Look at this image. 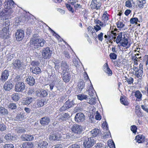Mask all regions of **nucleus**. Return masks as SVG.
<instances>
[{"mask_svg": "<svg viewBox=\"0 0 148 148\" xmlns=\"http://www.w3.org/2000/svg\"><path fill=\"white\" fill-rule=\"evenodd\" d=\"M46 41L43 39L34 37L31 38L29 42L31 47L35 49H38L40 47H43Z\"/></svg>", "mask_w": 148, "mask_h": 148, "instance_id": "1", "label": "nucleus"}, {"mask_svg": "<svg viewBox=\"0 0 148 148\" xmlns=\"http://www.w3.org/2000/svg\"><path fill=\"white\" fill-rule=\"evenodd\" d=\"M61 64V67L62 70H63V73L69 72L71 71V69L69 65L67 62L65 61H62L61 63H60V61L59 60H57L55 63V68L56 70L59 69L60 66H59Z\"/></svg>", "mask_w": 148, "mask_h": 148, "instance_id": "2", "label": "nucleus"}, {"mask_svg": "<svg viewBox=\"0 0 148 148\" xmlns=\"http://www.w3.org/2000/svg\"><path fill=\"white\" fill-rule=\"evenodd\" d=\"M95 142L93 137H85L83 143L84 146L85 148H89L94 144Z\"/></svg>", "mask_w": 148, "mask_h": 148, "instance_id": "3", "label": "nucleus"}, {"mask_svg": "<svg viewBox=\"0 0 148 148\" xmlns=\"http://www.w3.org/2000/svg\"><path fill=\"white\" fill-rule=\"evenodd\" d=\"M52 51L50 50L49 48L47 47L43 49L42 54V58L45 59H49L51 57Z\"/></svg>", "mask_w": 148, "mask_h": 148, "instance_id": "4", "label": "nucleus"}, {"mask_svg": "<svg viewBox=\"0 0 148 148\" xmlns=\"http://www.w3.org/2000/svg\"><path fill=\"white\" fill-rule=\"evenodd\" d=\"M12 64L13 68L16 69H21L26 66V64L23 62H21L18 60H16L14 61Z\"/></svg>", "mask_w": 148, "mask_h": 148, "instance_id": "5", "label": "nucleus"}, {"mask_svg": "<svg viewBox=\"0 0 148 148\" xmlns=\"http://www.w3.org/2000/svg\"><path fill=\"white\" fill-rule=\"evenodd\" d=\"M25 85L22 82H17L15 85V91L18 92H22L25 89Z\"/></svg>", "mask_w": 148, "mask_h": 148, "instance_id": "6", "label": "nucleus"}, {"mask_svg": "<svg viewBox=\"0 0 148 148\" xmlns=\"http://www.w3.org/2000/svg\"><path fill=\"white\" fill-rule=\"evenodd\" d=\"M16 4H14V2L12 0H7L3 4V5L5 9L10 10L14 7Z\"/></svg>", "mask_w": 148, "mask_h": 148, "instance_id": "7", "label": "nucleus"}, {"mask_svg": "<svg viewBox=\"0 0 148 148\" xmlns=\"http://www.w3.org/2000/svg\"><path fill=\"white\" fill-rule=\"evenodd\" d=\"M24 32L21 29L17 30L15 33V37L17 40L18 41L22 40L24 38Z\"/></svg>", "mask_w": 148, "mask_h": 148, "instance_id": "8", "label": "nucleus"}, {"mask_svg": "<svg viewBox=\"0 0 148 148\" xmlns=\"http://www.w3.org/2000/svg\"><path fill=\"white\" fill-rule=\"evenodd\" d=\"M71 130L75 134H79L82 131L83 128L81 126L75 124L72 126Z\"/></svg>", "mask_w": 148, "mask_h": 148, "instance_id": "9", "label": "nucleus"}, {"mask_svg": "<svg viewBox=\"0 0 148 148\" xmlns=\"http://www.w3.org/2000/svg\"><path fill=\"white\" fill-rule=\"evenodd\" d=\"M10 33L9 29L3 28L0 32V36L3 38L6 39L9 37Z\"/></svg>", "mask_w": 148, "mask_h": 148, "instance_id": "10", "label": "nucleus"}, {"mask_svg": "<svg viewBox=\"0 0 148 148\" xmlns=\"http://www.w3.org/2000/svg\"><path fill=\"white\" fill-rule=\"evenodd\" d=\"M85 116L84 114L82 113H77L75 117V120L77 122H82L85 119Z\"/></svg>", "mask_w": 148, "mask_h": 148, "instance_id": "11", "label": "nucleus"}, {"mask_svg": "<svg viewBox=\"0 0 148 148\" xmlns=\"http://www.w3.org/2000/svg\"><path fill=\"white\" fill-rule=\"evenodd\" d=\"M112 33L113 34L114 36L113 39H115L116 43L117 44H119V42H121L120 38H122V36L123 35V33L121 32L119 33H117V34L114 32L113 31L112 32Z\"/></svg>", "mask_w": 148, "mask_h": 148, "instance_id": "12", "label": "nucleus"}, {"mask_svg": "<svg viewBox=\"0 0 148 148\" xmlns=\"http://www.w3.org/2000/svg\"><path fill=\"white\" fill-rule=\"evenodd\" d=\"M36 96L40 97H45L48 95V92L47 90L44 89L39 90L36 92Z\"/></svg>", "mask_w": 148, "mask_h": 148, "instance_id": "13", "label": "nucleus"}, {"mask_svg": "<svg viewBox=\"0 0 148 148\" xmlns=\"http://www.w3.org/2000/svg\"><path fill=\"white\" fill-rule=\"evenodd\" d=\"M101 5V3L98 2L97 0H93L90 5V7L92 9L98 10L99 9Z\"/></svg>", "mask_w": 148, "mask_h": 148, "instance_id": "14", "label": "nucleus"}, {"mask_svg": "<svg viewBox=\"0 0 148 148\" xmlns=\"http://www.w3.org/2000/svg\"><path fill=\"white\" fill-rule=\"evenodd\" d=\"M85 86V83L83 81L79 82L77 85V87L75 89V92L76 94H78L80 93L82 89L84 88Z\"/></svg>", "mask_w": 148, "mask_h": 148, "instance_id": "15", "label": "nucleus"}, {"mask_svg": "<svg viewBox=\"0 0 148 148\" xmlns=\"http://www.w3.org/2000/svg\"><path fill=\"white\" fill-rule=\"evenodd\" d=\"M9 75V71L7 70L3 71L1 74L0 80L1 82H4L7 80Z\"/></svg>", "mask_w": 148, "mask_h": 148, "instance_id": "16", "label": "nucleus"}, {"mask_svg": "<svg viewBox=\"0 0 148 148\" xmlns=\"http://www.w3.org/2000/svg\"><path fill=\"white\" fill-rule=\"evenodd\" d=\"M69 72H64L62 76L63 81L65 82H68L71 78V75Z\"/></svg>", "mask_w": 148, "mask_h": 148, "instance_id": "17", "label": "nucleus"}, {"mask_svg": "<svg viewBox=\"0 0 148 148\" xmlns=\"http://www.w3.org/2000/svg\"><path fill=\"white\" fill-rule=\"evenodd\" d=\"M134 71L135 72V75L138 78L141 77L143 75V71L142 69H138V68L134 66Z\"/></svg>", "mask_w": 148, "mask_h": 148, "instance_id": "18", "label": "nucleus"}, {"mask_svg": "<svg viewBox=\"0 0 148 148\" xmlns=\"http://www.w3.org/2000/svg\"><path fill=\"white\" fill-rule=\"evenodd\" d=\"M50 119L48 116H45L41 119L40 123L41 125L44 126L48 125L50 122Z\"/></svg>", "mask_w": 148, "mask_h": 148, "instance_id": "19", "label": "nucleus"}, {"mask_svg": "<svg viewBox=\"0 0 148 148\" xmlns=\"http://www.w3.org/2000/svg\"><path fill=\"white\" fill-rule=\"evenodd\" d=\"M124 37V39L122 40V42L121 43V46L128 48L130 46L128 43V37L127 36H125Z\"/></svg>", "mask_w": 148, "mask_h": 148, "instance_id": "20", "label": "nucleus"}, {"mask_svg": "<svg viewBox=\"0 0 148 148\" xmlns=\"http://www.w3.org/2000/svg\"><path fill=\"white\" fill-rule=\"evenodd\" d=\"M21 138L23 141H31L34 139V135L23 134L21 136Z\"/></svg>", "mask_w": 148, "mask_h": 148, "instance_id": "21", "label": "nucleus"}, {"mask_svg": "<svg viewBox=\"0 0 148 148\" xmlns=\"http://www.w3.org/2000/svg\"><path fill=\"white\" fill-rule=\"evenodd\" d=\"M102 126L103 127L104 130H105V131H107L106 132L105 134V136L106 138H108L109 136H111V134L109 130L108 127L106 122L102 124Z\"/></svg>", "mask_w": 148, "mask_h": 148, "instance_id": "22", "label": "nucleus"}, {"mask_svg": "<svg viewBox=\"0 0 148 148\" xmlns=\"http://www.w3.org/2000/svg\"><path fill=\"white\" fill-rule=\"evenodd\" d=\"M12 87V85L10 81L6 82L4 84L3 88L6 91H9Z\"/></svg>", "mask_w": 148, "mask_h": 148, "instance_id": "23", "label": "nucleus"}, {"mask_svg": "<svg viewBox=\"0 0 148 148\" xmlns=\"http://www.w3.org/2000/svg\"><path fill=\"white\" fill-rule=\"evenodd\" d=\"M30 71H32L33 73L36 75L39 74L42 72L41 69L39 67L35 66L31 68Z\"/></svg>", "mask_w": 148, "mask_h": 148, "instance_id": "24", "label": "nucleus"}, {"mask_svg": "<svg viewBox=\"0 0 148 148\" xmlns=\"http://www.w3.org/2000/svg\"><path fill=\"white\" fill-rule=\"evenodd\" d=\"M101 131L97 129H95L90 132V134L93 137L99 136L101 134Z\"/></svg>", "mask_w": 148, "mask_h": 148, "instance_id": "25", "label": "nucleus"}, {"mask_svg": "<svg viewBox=\"0 0 148 148\" xmlns=\"http://www.w3.org/2000/svg\"><path fill=\"white\" fill-rule=\"evenodd\" d=\"M34 98L31 97H27L24 99L23 103L25 105H29L31 103L33 100Z\"/></svg>", "mask_w": 148, "mask_h": 148, "instance_id": "26", "label": "nucleus"}, {"mask_svg": "<svg viewBox=\"0 0 148 148\" xmlns=\"http://www.w3.org/2000/svg\"><path fill=\"white\" fill-rule=\"evenodd\" d=\"M104 71L107 73L108 76H111L112 75V72L111 70L109 68L108 64L106 63L104 65Z\"/></svg>", "mask_w": 148, "mask_h": 148, "instance_id": "27", "label": "nucleus"}, {"mask_svg": "<svg viewBox=\"0 0 148 148\" xmlns=\"http://www.w3.org/2000/svg\"><path fill=\"white\" fill-rule=\"evenodd\" d=\"M135 139L138 143H141L144 142L145 137L142 135H138L136 136Z\"/></svg>", "mask_w": 148, "mask_h": 148, "instance_id": "28", "label": "nucleus"}, {"mask_svg": "<svg viewBox=\"0 0 148 148\" xmlns=\"http://www.w3.org/2000/svg\"><path fill=\"white\" fill-rule=\"evenodd\" d=\"M70 117L69 115L67 113H65L63 114L59 119V121L60 122L66 121Z\"/></svg>", "mask_w": 148, "mask_h": 148, "instance_id": "29", "label": "nucleus"}, {"mask_svg": "<svg viewBox=\"0 0 148 148\" xmlns=\"http://www.w3.org/2000/svg\"><path fill=\"white\" fill-rule=\"evenodd\" d=\"M27 83L30 86H33L35 83V79L32 77L29 76L26 79Z\"/></svg>", "mask_w": 148, "mask_h": 148, "instance_id": "30", "label": "nucleus"}, {"mask_svg": "<svg viewBox=\"0 0 148 148\" xmlns=\"http://www.w3.org/2000/svg\"><path fill=\"white\" fill-rule=\"evenodd\" d=\"M38 148H46L48 145V143L45 141H39L38 143Z\"/></svg>", "mask_w": 148, "mask_h": 148, "instance_id": "31", "label": "nucleus"}, {"mask_svg": "<svg viewBox=\"0 0 148 148\" xmlns=\"http://www.w3.org/2000/svg\"><path fill=\"white\" fill-rule=\"evenodd\" d=\"M134 95L136 98V100L138 101L142 100V95L141 92L139 90H137L135 92Z\"/></svg>", "mask_w": 148, "mask_h": 148, "instance_id": "32", "label": "nucleus"}, {"mask_svg": "<svg viewBox=\"0 0 148 148\" xmlns=\"http://www.w3.org/2000/svg\"><path fill=\"white\" fill-rule=\"evenodd\" d=\"M64 104L65 105V106L68 109L72 107L74 105V103L73 101H70L68 100L65 102Z\"/></svg>", "mask_w": 148, "mask_h": 148, "instance_id": "33", "label": "nucleus"}, {"mask_svg": "<svg viewBox=\"0 0 148 148\" xmlns=\"http://www.w3.org/2000/svg\"><path fill=\"white\" fill-rule=\"evenodd\" d=\"M125 5L129 8H131L132 6H134L135 5V3L133 0L127 1L125 2Z\"/></svg>", "mask_w": 148, "mask_h": 148, "instance_id": "34", "label": "nucleus"}, {"mask_svg": "<svg viewBox=\"0 0 148 148\" xmlns=\"http://www.w3.org/2000/svg\"><path fill=\"white\" fill-rule=\"evenodd\" d=\"M45 102L43 100H38L36 103V106L35 107L38 108L41 106H43L44 105Z\"/></svg>", "mask_w": 148, "mask_h": 148, "instance_id": "35", "label": "nucleus"}, {"mask_svg": "<svg viewBox=\"0 0 148 148\" xmlns=\"http://www.w3.org/2000/svg\"><path fill=\"white\" fill-rule=\"evenodd\" d=\"M4 23L3 25V28L9 29L10 23L8 19H5L4 20Z\"/></svg>", "mask_w": 148, "mask_h": 148, "instance_id": "36", "label": "nucleus"}, {"mask_svg": "<svg viewBox=\"0 0 148 148\" xmlns=\"http://www.w3.org/2000/svg\"><path fill=\"white\" fill-rule=\"evenodd\" d=\"M4 138L7 141H11L13 140L14 136L12 134L9 133L5 135Z\"/></svg>", "mask_w": 148, "mask_h": 148, "instance_id": "37", "label": "nucleus"}, {"mask_svg": "<svg viewBox=\"0 0 148 148\" xmlns=\"http://www.w3.org/2000/svg\"><path fill=\"white\" fill-rule=\"evenodd\" d=\"M8 110L0 106V114L2 115H4L8 114Z\"/></svg>", "mask_w": 148, "mask_h": 148, "instance_id": "38", "label": "nucleus"}, {"mask_svg": "<svg viewBox=\"0 0 148 148\" xmlns=\"http://www.w3.org/2000/svg\"><path fill=\"white\" fill-rule=\"evenodd\" d=\"M145 0H138L137 2V4L138 7L140 8H143L144 5L146 3Z\"/></svg>", "mask_w": 148, "mask_h": 148, "instance_id": "39", "label": "nucleus"}, {"mask_svg": "<svg viewBox=\"0 0 148 148\" xmlns=\"http://www.w3.org/2000/svg\"><path fill=\"white\" fill-rule=\"evenodd\" d=\"M49 139L51 140H59L60 137L58 136V135L56 134H52L49 137Z\"/></svg>", "mask_w": 148, "mask_h": 148, "instance_id": "40", "label": "nucleus"}, {"mask_svg": "<svg viewBox=\"0 0 148 148\" xmlns=\"http://www.w3.org/2000/svg\"><path fill=\"white\" fill-rule=\"evenodd\" d=\"M33 144L31 142H25L23 144V147L24 148H32Z\"/></svg>", "mask_w": 148, "mask_h": 148, "instance_id": "41", "label": "nucleus"}, {"mask_svg": "<svg viewBox=\"0 0 148 148\" xmlns=\"http://www.w3.org/2000/svg\"><path fill=\"white\" fill-rule=\"evenodd\" d=\"M12 99L15 101H18L20 98L18 96V94L17 93H15L13 94L11 96Z\"/></svg>", "mask_w": 148, "mask_h": 148, "instance_id": "42", "label": "nucleus"}, {"mask_svg": "<svg viewBox=\"0 0 148 148\" xmlns=\"http://www.w3.org/2000/svg\"><path fill=\"white\" fill-rule=\"evenodd\" d=\"M120 101L121 103L125 106H127L129 104V103L126 98L125 99L122 97H121Z\"/></svg>", "mask_w": 148, "mask_h": 148, "instance_id": "43", "label": "nucleus"}, {"mask_svg": "<svg viewBox=\"0 0 148 148\" xmlns=\"http://www.w3.org/2000/svg\"><path fill=\"white\" fill-rule=\"evenodd\" d=\"M96 100L95 97H92L88 101V102L90 105H94L96 104Z\"/></svg>", "mask_w": 148, "mask_h": 148, "instance_id": "44", "label": "nucleus"}, {"mask_svg": "<svg viewBox=\"0 0 148 148\" xmlns=\"http://www.w3.org/2000/svg\"><path fill=\"white\" fill-rule=\"evenodd\" d=\"M109 15L106 12H105L103 14L102 17V20L103 21L104 23L106 22L108 20Z\"/></svg>", "mask_w": 148, "mask_h": 148, "instance_id": "45", "label": "nucleus"}, {"mask_svg": "<svg viewBox=\"0 0 148 148\" xmlns=\"http://www.w3.org/2000/svg\"><path fill=\"white\" fill-rule=\"evenodd\" d=\"M77 98L80 100H82L84 99H86L87 98V96L86 95L80 94L77 95Z\"/></svg>", "mask_w": 148, "mask_h": 148, "instance_id": "46", "label": "nucleus"}, {"mask_svg": "<svg viewBox=\"0 0 148 148\" xmlns=\"http://www.w3.org/2000/svg\"><path fill=\"white\" fill-rule=\"evenodd\" d=\"M8 108L11 110H15L17 106L16 104L14 103L9 104L8 106Z\"/></svg>", "mask_w": 148, "mask_h": 148, "instance_id": "47", "label": "nucleus"}, {"mask_svg": "<svg viewBox=\"0 0 148 148\" xmlns=\"http://www.w3.org/2000/svg\"><path fill=\"white\" fill-rule=\"evenodd\" d=\"M108 145L110 148H115V144L113 141H108Z\"/></svg>", "mask_w": 148, "mask_h": 148, "instance_id": "48", "label": "nucleus"}, {"mask_svg": "<svg viewBox=\"0 0 148 148\" xmlns=\"http://www.w3.org/2000/svg\"><path fill=\"white\" fill-rule=\"evenodd\" d=\"M24 116L21 114H19L17 115L16 117V120L18 121H21L23 119Z\"/></svg>", "mask_w": 148, "mask_h": 148, "instance_id": "49", "label": "nucleus"}, {"mask_svg": "<svg viewBox=\"0 0 148 148\" xmlns=\"http://www.w3.org/2000/svg\"><path fill=\"white\" fill-rule=\"evenodd\" d=\"M116 24L118 28H121L125 26L124 24L121 21H118Z\"/></svg>", "mask_w": 148, "mask_h": 148, "instance_id": "50", "label": "nucleus"}, {"mask_svg": "<svg viewBox=\"0 0 148 148\" xmlns=\"http://www.w3.org/2000/svg\"><path fill=\"white\" fill-rule=\"evenodd\" d=\"M109 56L111 59L116 60L117 58V55L114 53H111L109 55Z\"/></svg>", "mask_w": 148, "mask_h": 148, "instance_id": "51", "label": "nucleus"}, {"mask_svg": "<svg viewBox=\"0 0 148 148\" xmlns=\"http://www.w3.org/2000/svg\"><path fill=\"white\" fill-rule=\"evenodd\" d=\"M81 145L79 143H77L72 144L68 148H80Z\"/></svg>", "mask_w": 148, "mask_h": 148, "instance_id": "52", "label": "nucleus"}, {"mask_svg": "<svg viewBox=\"0 0 148 148\" xmlns=\"http://www.w3.org/2000/svg\"><path fill=\"white\" fill-rule=\"evenodd\" d=\"M16 131L18 133H21L25 132V130L23 128L18 127L16 129Z\"/></svg>", "mask_w": 148, "mask_h": 148, "instance_id": "53", "label": "nucleus"}, {"mask_svg": "<svg viewBox=\"0 0 148 148\" xmlns=\"http://www.w3.org/2000/svg\"><path fill=\"white\" fill-rule=\"evenodd\" d=\"M6 129L5 125L3 123H0V131H4Z\"/></svg>", "mask_w": 148, "mask_h": 148, "instance_id": "54", "label": "nucleus"}, {"mask_svg": "<svg viewBox=\"0 0 148 148\" xmlns=\"http://www.w3.org/2000/svg\"><path fill=\"white\" fill-rule=\"evenodd\" d=\"M138 21V19L136 17L131 18L130 20V23L132 24H134L136 23Z\"/></svg>", "mask_w": 148, "mask_h": 148, "instance_id": "55", "label": "nucleus"}, {"mask_svg": "<svg viewBox=\"0 0 148 148\" xmlns=\"http://www.w3.org/2000/svg\"><path fill=\"white\" fill-rule=\"evenodd\" d=\"M88 92V94L90 97L93 96L96 94L94 90H89Z\"/></svg>", "mask_w": 148, "mask_h": 148, "instance_id": "56", "label": "nucleus"}, {"mask_svg": "<svg viewBox=\"0 0 148 148\" xmlns=\"http://www.w3.org/2000/svg\"><path fill=\"white\" fill-rule=\"evenodd\" d=\"M6 13H7V11L3 9L2 11H0V18H2L4 16Z\"/></svg>", "mask_w": 148, "mask_h": 148, "instance_id": "57", "label": "nucleus"}, {"mask_svg": "<svg viewBox=\"0 0 148 148\" xmlns=\"http://www.w3.org/2000/svg\"><path fill=\"white\" fill-rule=\"evenodd\" d=\"M141 108L144 111L148 113V108L147 105L145 104L142 105Z\"/></svg>", "mask_w": 148, "mask_h": 148, "instance_id": "58", "label": "nucleus"}, {"mask_svg": "<svg viewBox=\"0 0 148 148\" xmlns=\"http://www.w3.org/2000/svg\"><path fill=\"white\" fill-rule=\"evenodd\" d=\"M39 62L36 61H32L31 63V65L33 66H38L39 64Z\"/></svg>", "mask_w": 148, "mask_h": 148, "instance_id": "59", "label": "nucleus"}, {"mask_svg": "<svg viewBox=\"0 0 148 148\" xmlns=\"http://www.w3.org/2000/svg\"><path fill=\"white\" fill-rule=\"evenodd\" d=\"M99 40L102 41L103 39V34L102 32H101L97 36Z\"/></svg>", "mask_w": 148, "mask_h": 148, "instance_id": "60", "label": "nucleus"}, {"mask_svg": "<svg viewBox=\"0 0 148 148\" xmlns=\"http://www.w3.org/2000/svg\"><path fill=\"white\" fill-rule=\"evenodd\" d=\"M137 129L136 126L134 125L131 126L130 127L131 130L133 133H135L136 132Z\"/></svg>", "mask_w": 148, "mask_h": 148, "instance_id": "61", "label": "nucleus"}, {"mask_svg": "<svg viewBox=\"0 0 148 148\" xmlns=\"http://www.w3.org/2000/svg\"><path fill=\"white\" fill-rule=\"evenodd\" d=\"M15 56L14 54H9L7 55V60L8 61H10L11 59L13 58Z\"/></svg>", "mask_w": 148, "mask_h": 148, "instance_id": "62", "label": "nucleus"}, {"mask_svg": "<svg viewBox=\"0 0 148 148\" xmlns=\"http://www.w3.org/2000/svg\"><path fill=\"white\" fill-rule=\"evenodd\" d=\"M66 6L68 10L70 11L72 13L74 12V10L73 8L71 7L70 4H66Z\"/></svg>", "mask_w": 148, "mask_h": 148, "instance_id": "63", "label": "nucleus"}, {"mask_svg": "<svg viewBox=\"0 0 148 148\" xmlns=\"http://www.w3.org/2000/svg\"><path fill=\"white\" fill-rule=\"evenodd\" d=\"M4 148H14V146L12 144H7L4 146Z\"/></svg>", "mask_w": 148, "mask_h": 148, "instance_id": "64", "label": "nucleus"}]
</instances>
